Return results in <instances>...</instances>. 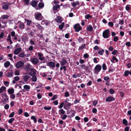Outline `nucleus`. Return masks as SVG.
I'll return each instance as SVG.
<instances>
[{"instance_id":"obj_62","label":"nucleus","mask_w":131,"mask_h":131,"mask_svg":"<svg viewBox=\"0 0 131 131\" xmlns=\"http://www.w3.org/2000/svg\"><path fill=\"white\" fill-rule=\"evenodd\" d=\"M28 50L29 51H32L33 50V47L32 46H30Z\"/></svg>"},{"instance_id":"obj_8","label":"nucleus","mask_w":131,"mask_h":131,"mask_svg":"<svg viewBox=\"0 0 131 131\" xmlns=\"http://www.w3.org/2000/svg\"><path fill=\"white\" fill-rule=\"evenodd\" d=\"M2 7L3 9L4 10H6L8 9V6L7 3L5 2H3L2 4Z\"/></svg>"},{"instance_id":"obj_51","label":"nucleus","mask_w":131,"mask_h":131,"mask_svg":"<svg viewBox=\"0 0 131 131\" xmlns=\"http://www.w3.org/2000/svg\"><path fill=\"white\" fill-rule=\"evenodd\" d=\"M67 104H66V106L68 108H70V106L71 105V104L69 103H68H68L67 102ZM64 105H65L66 104H65Z\"/></svg>"},{"instance_id":"obj_45","label":"nucleus","mask_w":131,"mask_h":131,"mask_svg":"<svg viewBox=\"0 0 131 131\" xmlns=\"http://www.w3.org/2000/svg\"><path fill=\"white\" fill-rule=\"evenodd\" d=\"M98 101L96 100H94L93 101V105L94 106H95L97 104Z\"/></svg>"},{"instance_id":"obj_50","label":"nucleus","mask_w":131,"mask_h":131,"mask_svg":"<svg viewBox=\"0 0 131 131\" xmlns=\"http://www.w3.org/2000/svg\"><path fill=\"white\" fill-rule=\"evenodd\" d=\"M64 102H62L60 104L59 106L58 107L59 108H61L63 107V104H64Z\"/></svg>"},{"instance_id":"obj_34","label":"nucleus","mask_w":131,"mask_h":131,"mask_svg":"<svg viewBox=\"0 0 131 131\" xmlns=\"http://www.w3.org/2000/svg\"><path fill=\"white\" fill-rule=\"evenodd\" d=\"M80 76V75L78 74H74L73 75V77L74 78H77L78 77H79Z\"/></svg>"},{"instance_id":"obj_44","label":"nucleus","mask_w":131,"mask_h":131,"mask_svg":"<svg viewBox=\"0 0 131 131\" xmlns=\"http://www.w3.org/2000/svg\"><path fill=\"white\" fill-rule=\"evenodd\" d=\"M67 117V116L66 115H64L62 116H61V118L63 120L65 119Z\"/></svg>"},{"instance_id":"obj_10","label":"nucleus","mask_w":131,"mask_h":131,"mask_svg":"<svg viewBox=\"0 0 131 131\" xmlns=\"http://www.w3.org/2000/svg\"><path fill=\"white\" fill-rule=\"evenodd\" d=\"M47 66L53 68L55 67V63L52 61H50L47 63Z\"/></svg>"},{"instance_id":"obj_43","label":"nucleus","mask_w":131,"mask_h":131,"mask_svg":"<svg viewBox=\"0 0 131 131\" xmlns=\"http://www.w3.org/2000/svg\"><path fill=\"white\" fill-rule=\"evenodd\" d=\"M85 46V45L84 44L82 45L81 46L79 47V49H83Z\"/></svg>"},{"instance_id":"obj_21","label":"nucleus","mask_w":131,"mask_h":131,"mask_svg":"<svg viewBox=\"0 0 131 131\" xmlns=\"http://www.w3.org/2000/svg\"><path fill=\"white\" fill-rule=\"evenodd\" d=\"M87 29L89 31H91L93 30V28L91 25H89L87 27Z\"/></svg>"},{"instance_id":"obj_25","label":"nucleus","mask_w":131,"mask_h":131,"mask_svg":"<svg viewBox=\"0 0 131 131\" xmlns=\"http://www.w3.org/2000/svg\"><path fill=\"white\" fill-rule=\"evenodd\" d=\"M60 7V6L59 5H56L53 7V10H57Z\"/></svg>"},{"instance_id":"obj_60","label":"nucleus","mask_w":131,"mask_h":131,"mask_svg":"<svg viewBox=\"0 0 131 131\" xmlns=\"http://www.w3.org/2000/svg\"><path fill=\"white\" fill-rule=\"evenodd\" d=\"M84 121L85 122H86L88 121L89 119L87 117H85L84 118Z\"/></svg>"},{"instance_id":"obj_4","label":"nucleus","mask_w":131,"mask_h":131,"mask_svg":"<svg viewBox=\"0 0 131 131\" xmlns=\"http://www.w3.org/2000/svg\"><path fill=\"white\" fill-rule=\"evenodd\" d=\"M74 28L75 31L77 32H79L81 29L80 25L79 24H75L74 26Z\"/></svg>"},{"instance_id":"obj_2","label":"nucleus","mask_w":131,"mask_h":131,"mask_svg":"<svg viewBox=\"0 0 131 131\" xmlns=\"http://www.w3.org/2000/svg\"><path fill=\"white\" fill-rule=\"evenodd\" d=\"M110 30L108 29H107L103 31V37L105 38L109 37V36Z\"/></svg>"},{"instance_id":"obj_18","label":"nucleus","mask_w":131,"mask_h":131,"mask_svg":"<svg viewBox=\"0 0 131 131\" xmlns=\"http://www.w3.org/2000/svg\"><path fill=\"white\" fill-rule=\"evenodd\" d=\"M55 20H56L57 22V23H60L62 22L61 18L60 16L57 17L55 19Z\"/></svg>"},{"instance_id":"obj_57","label":"nucleus","mask_w":131,"mask_h":131,"mask_svg":"<svg viewBox=\"0 0 131 131\" xmlns=\"http://www.w3.org/2000/svg\"><path fill=\"white\" fill-rule=\"evenodd\" d=\"M97 112V110L96 108H94L92 110V112L94 113H96Z\"/></svg>"},{"instance_id":"obj_23","label":"nucleus","mask_w":131,"mask_h":131,"mask_svg":"<svg viewBox=\"0 0 131 131\" xmlns=\"http://www.w3.org/2000/svg\"><path fill=\"white\" fill-rule=\"evenodd\" d=\"M123 123L125 126H127L128 125L127 121L125 119H124L123 120Z\"/></svg>"},{"instance_id":"obj_54","label":"nucleus","mask_w":131,"mask_h":131,"mask_svg":"<svg viewBox=\"0 0 131 131\" xmlns=\"http://www.w3.org/2000/svg\"><path fill=\"white\" fill-rule=\"evenodd\" d=\"M31 22V20H27V25L28 26H29Z\"/></svg>"},{"instance_id":"obj_53","label":"nucleus","mask_w":131,"mask_h":131,"mask_svg":"<svg viewBox=\"0 0 131 131\" xmlns=\"http://www.w3.org/2000/svg\"><path fill=\"white\" fill-rule=\"evenodd\" d=\"M115 99H106V101L107 102H110L112 101H114Z\"/></svg>"},{"instance_id":"obj_31","label":"nucleus","mask_w":131,"mask_h":131,"mask_svg":"<svg viewBox=\"0 0 131 131\" xmlns=\"http://www.w3.org/2000/svg\"><path fill=\"white\" fill-rule=\"evenodd\" d=\"M22 39L23 41H25L28 40V38L25 36H23L22 37Z\"/></svg>"},{"instance_id":"obj_39","label":"nucleus","mask_w":131,"mask_h":131,"mask_svg":"<svg viewBox=\"0 0 131 131\" xmlns=\"http://www.w3.org/2000/svg\"><path fill=\"white\" fill-rule=\"evenodd\" d=\"M4 83L5 85L7 86L8 87L9 84V82H8L7 81H4Z\"/></svg>"},{"instance_id":"obj_61","label":"nucleus","mask_w":131,"mask_h":131,"mask_svg":"<svg viewBox=\"0 0 131 131\" xmlns=\"http://www.w3.org/2000/svg\"><path fill=\"white\" fill-rule=\"evenodd\" d=\"M19 74V71H18L17 70L16 71L15 73V75H18Z\"/></svg>"},{"instance_id":"obj_29","label":"nucleus","mask_w":131,"mask_h":131,"mask_svg":"<svg viewBox=\"0 0 131 131\" xmlns=\"http://www.w3.org/2000/svg\"><path fill=\"white\" fill-rule=\"evenodd\" d=\"M31 119L33 120L34 122L36 123L37 122V118L33 116H32L31 117Z\"/></svg>"},{"instance_id":"obj_1","label":"nucleus","mask_w":131,"mask_h":131,"mask_svg":"<svg viewBox=\"0 0 131 131\" xmlns=\"http://www.w3.org/2000/svg\"><path fill=\"white\" fill-rule=\"evenodd\" d=\"M102 68V67L99 64L97 65L95 67L94 70V73L97 74L100 71Z\"/></svg>"},{"instance_id":"obj_48","label":"nucleus","mask_w":131,"mask_h":131,"mask_svg":"<svg viewBox=\"0 0 131 131\" xmlns=\"http://www.w3.org/2000/svg\"><path fill=\"white\" fill-rule=\"evenodd\" d=\"M102 69L103 70H105L106 68V65L105 64H103L102 65Z\"/></svg>"},{"instance_id":"obj_12","label":"nucleus","mask_w":131,"mask_h":131,"mask_svg":"<svg viewBox=\"0 0 131 131\" xmlns=\"http://www.w3.org/2000/svg\"><path fill=\"white\" fill-rule=\"evenodd\" d=\"M61 65L63 66L67 63V61L65 59H62V60L60 62Z\"/></svg>"},{"instance_id":"obj_46","label":"nucleus","mask_w":131,"mask_h":131,"mask_svg":"<svg viewBox=\"0 0 131 131\" xmlns=\"http://www.w3.org/2000/svg\"><path fill=\"white\" fill-rule=\"evenodd\" d=\"M129 71L128 70L125 71L124 72V75L125 76H127L129 74Z\"/></svg>"},{"instance_id":"obj_47","label":"nucleus","mask_w":131,"mask_h":131,"mask_svg":"<svg viewBox=\"0 0 131 131\" xmlns=\"http://www.w3.org/2000/svg\"><path fill=\"white\" fill-rule=\"evenodd\" d=\"M14 112H12V113L9 115V117H13L14 116V115L15 114Z\"/></svg>"},{"instance_id":"obj_15","label":"nucleus","mask_w":131,"mask_h":131,"mask_svg":"<svg viewBox=\"0 0 131 131\" xmlns=\"http://www.w3.org/2000/svg\"><path fill=\"white\" fill-rule=\"evenodd\" d=\"M30 77V76L29 75H24L23 77L24 81L26 82L29 79Z\"/></svg>"},{"instance_id":"obj_42","label":"nucleus","mask_w":131,"mask_h":131,"mask_svg":"<svg viewBox=\"0 0 131 131\" xmlns=\"http://www.w3.org/2000/svg\"><path fill=\"white\" fill-rule=\"evenodd\" d=\"M1 96L3 98H6L7 97V95L5 93H4L1 94Z\"/></svg>"},{"instance_id":"obj_55","label":"nucleus","mask_w":131,"mask_h":131,"mask_svg":"<svg viewBox=\"0 0 131 131\" xmlns=\"http://www.w3.org/2000/svg\"><path fill=\"white\" fill-rule=\"evenodd\" d=\"M117 52H118L116 50H115L113 51L112 52V54L115 55Z\"/></svg>"},{"instance_id":"obj_11","label":"nucleus","mask_w":131,"mask_h":131,"mask_svg":"<svg viewBox=\"0 0 131 131\" xmlns=\"http://www.w3.org/2000/svg\"><path fill=\"white\" fill-rule=\"evenodd\" d=\"M34 24L37 27L39 30H42L43 29V27L40 24L38 23H34Z\"/></svg>"},{"instance_id":"obj_28","label":"nucleus","mask_w":131,"mask_h":131,"mask_svg":"<svg viewBox=\"0 0 131 131\" xmlns=\"http://www.w3.org/2000/svg\"><path fill=\"white\" fill-rule=\"evenodd\" d=\"M8 16L7 15H4L2 16L1 17V19H6L8 18Z\"/></svg>"},{"instance_id":"obj_36","label":"nucleus","mask_w":131,"mask_h":131,"mask_svg":"<svg viewBox=\"0 0 131 131\" xmlns=\"http://www.w3.org/2000/svg\"><path fill=\"white\" fill-rule=\"evenodd\" d=\"M38 6L39 8H43L44 6V4L42 3H40L39 4Z\"/></svg>"},{"instance_id":"obj_32","label":"nucleus","mask_w":131,"mask_h":131,"mask_svg":"<svg viewBox=\"0 0 131 131\" xmlns=\"http://www.w3.org/2000/svg\"><path fill=\"white\" fill-rule=\"evenodd\" d=\"M43 108L45 110H49L51 109V106L48 107L46 106H45Z\"/></svg>"},{"instance_id":"obj_26","label":"nucleus","mask_w":131,"mask_h":131,"mask_svg":"<svg viewBox=\"0 0 131 131\" xmlns=\"http://www.w3.org/2000/svg\"><path fill=\"white\" fill-rule=\"evenodd\" d=\"M115 60H116V62H117L118 61V60L117 59V58L113 56L111 60V61L113 63H114V62Z\"/></svg>"},{"instance_id":"obj_24","label":"nucleus","mask_w":131,"mask_h":131,"mask_svg":"<svg viewBox=\"0 0 131 131\" xmlns=\"http://www.w3.org/2000/svg\"><path fill=\"white\" fill-rule=\"evenodd\" d=\"M81 67L82 69H83L85 70H88L89 69V67L88 66H85V65H82L81 66Z\"/></svg>"},{"instance_id":"obj_52","label":"nucleus","mask_w":131,"mask_h":131,"mask_svg":"<svg viewBox=\"0 0 131 131\" xmlns=\"http://www.w3.org/2000/svg\"><path fill=\"white\" fill-rule=\"evenodd\" d=\"M109 92L111 94H113L114 93V91L112 89H111L109 90Z\"/></svg>"},{"instance_id":"obj_40","label":"nucleus","mask_w":131,"mask_h":131,"mask_svg":"<svg viewBox=\"0 0 131 131\" xmlns=\"http://www.w3.org/2000/svg\"><path fill=\"white\" fill-rule=\"evenodd\" d=\"M32 81L34 82H36L37 80V78L35 76H33L32 78Z\"/></svg>"},{"instance_id":"obj_49","label":"nucleus","mask_w":131,"mask_h":131,"mask_svg":"<svg viewBox=\"0 0 131 131\" xmlns=\"http://www.w3.org/2000/svg\"><path fill=\"white\" fill-rule=\"evenodd\" d=\"M23 112V110L22 109L20 108L18 112V115H20Z\"/></svg>"},{"instance_id":"obj_7","label":"nucleus","mask_w":131,"mask_h":131,"mask_svg":"<svg viewBox=\"0 0 131 131\" xmlns=\"http://www.w3.org/2000/svg\"><path fill=\"white\" fill-rule=\"evenodd\" d=\"M22 50L21 48L19 47L16 49L14 50V53L15 54H18Z\"/></svg>"},{"instance_id":"obj_37","label":"nucleus","mask_w":131,"mask_h":131,"mask_svg":"<svg viewBox=\"0 0 131 131\" xmlns=\"http://www.w3.org/2000/svg\"><path fill=\"white\" fill-rule=\"evenodd\" d=\"M19 26L20 28L21 29H23L24 28L25 25L23 23H20L19 24Z\"/></svg>"},{"instance_id":"obj_3","label":"nucleus","mask_w":131,"mask_h":131,"mask_svg":"<svg viewBox=\"0 0 131 131\" xmlns=\"http://www.w3.org/2000/svg\"><path fill=\"white\" fill-rule=\"evenodd\" d=\"M25 70L27 72H29L33 68L32 67L29 63H27L24 67Z\"/></svg>"},{"instance_id":"obj_27","label":"nucleus","mask_w":131,"mask_h":131,"mask_svg":"<svg viewBox=\"0 0 131 131\" xmlns=\"http://www.w3.org/2000/svg\"><path fill=\"white\" fill-rule=\"evenodd\" d=\"M64 25V23L63 22L61 25H59V29L61 30L62 29Z\"/></svg>"},{"instance_id":"obj_6","label":"nucleus","mask_w":131,"mask_h":131,"mask_svg":"<svg viewBox=\"0 0 131 131\" xmlns=\"http://www.w3.org/2000/svg\"><path fill=\"white\" fill-rule=\"evenodd\" d=\"M41 14L40 13H35V18L38 20H40L41 19Z\"/></svg>"},{"instance_id":"obj_22","label":"nucleus","mask_w":131,"mask_h":131,"mask_svg":"<svg viewBox=\"0 0 131 131\" xmlns=\"http://www.w3.org/2000/svg\"><path fill=\"white\" fill-rule=\"evenodd\" d=\"M10 64V62L8 61H7L4 63V66L5 67H8Z\"/></svg>"},{"instance_id":"obj_19","label":"nucleus","mask_w":131,"mask_h":131,"mask_svg":"<svg viewBox=\"0 0 131 131\" xmlns=\"http://www.w3.org/2000/svg\"><path fill=\"white\" fill-rule=\"evenodd\" d=\"M24 89H26L27 91H29L30 89V86L28 85H26L24 86Z\"/></svg>"},{"instance_id":"obj_41","label":"nucleus","mask_w":131,"mask_h":131,"mask_svg":"<svg viewBox=\"0 0 131 131\" xmlns=\"http://www.w3.org/2000/svg\"><path fill=\"white\" fill-rule=\"evenodd\" d=\"M72 5L73 6H75L77 5H79V3L77 1L73 3Z\"/></svg>"},{"instance_id":"obj_30","label":"nucleus","mask_w":131,"mask_h":131,"mask_svg":"<svg viewBox=\"0 0 131 131\" xmlns=\"http://www.w3.org/2000/svg\"><path fill=\"white\" fill-rule=\"evenodd\" d=\"M25 56V53L23 52L21 53L18 55L19 57L22 58H24Z\"/></svg>"},{"instance_id":"obj_13","label":"nucleus","mask_w":131,"mask_h":131,"mask_svg":"<svg viewBox=\"0 0 131 131\" xmlns=\"http://www.w3.org/2000/svg\"><path fill=\"white\" fill-rule=\"evenodd\" d=\"M29 74L31 75H32L35 74L36 73L35 70L32 68L31 69L30 71Z\"/></svg>"},{"instance_id":"obj_20","label":"nucleus","mask_w":131,"mask_h":131,"mask_svg":"<svg viewBox=\"0 0 131 131\" xmlns=\"http://www.w3.org/2000/svg\"><path fill=\"white\" fill-rule=\"evenodd\" d=\"M70 111L71 113V114L70 115V116L71 117H72L75 116V111L74 110H70Z\"/></svg>"},{"instance_id":"obj_58","label":"nucleus","mask_w":131,"mask_h":131,"mask_svg":"<svg viewBox=\"0 0 131 131\" xmlns=\"http://www.w3.org/2000/svg\"><path fill=\"white\" fill-rule=\"evenodd\" d=\"M45 58V57L43 56H42L41 57H39V59L41 61H43L44 59Z\"/></svg>"},{"instance_id":"obj_5","label":"nucleus","mask_w":131,"mask_h":131,"mask_svg":"<svg viewBox=\"0 0 131 131\" xmlns=\"http://www.w3.org/2000/svg\"><path fill=\"white\" fill-rule=\"evenodd\" d=\"M24 64V63L22 61H19L17 62L16 65L17 68H19L23 67Z\"/></svg>"},{"instance_id":"obj_59","label":"nucleus","mask_w":131,"mask_h":131,"mask_svg":"<svg viewBox=\"0 0 131 131\" xmlns=\"http://www.w3.org/2000/svg\"><path fill=\"white\" fill-rule=\"evenodd\" d=\"M124 23V20H121L119 22V24L120 25H123Z\"/></svg>"},{"instance_id":"obj_14","label":"nucleus","mask_w":131,"mask_h":131,"mask_svg":"<svg viewBox=\"0 0 131 131\" xmlns=\"http://www.w3.org/2000/svg\"><path fill=\"white\" fill-rule=\"evenodd\" d=\"M6 88L4 86H2L0 88V93H2L6 91Z\"/></svg>"},{"instance_id":"obj_16","label":"nucleus","mask_w":131,"mask_h":131,"mask_svg":"<svg viewBox=\"0 0 131 131\" xmlns=\"http://www.w3.org/2000/svg\"><path fill=\"white\" fill-rule=\"evenodd\" d=\"M38 2L35 1H33L31 2V5L34 7H36Z\"/></svg>"},{"instance_id":"obj_33","label":"nucleus","mask_w":131,"mask_h":131,"mask_svg":"<svg viewBox=\"0 0 131 131\" xmlns=\"http://www.w3.org/2000/svg\"><path fill=\"white\" fill-rule=\"evenodd\" d=\"M15 119L14 118H11L8 121V123L10 124L12 123L13 121L15 120Z\"/></svg>"},{"instance_id":"obj_63","label":"nucleus","mask_w":131,"mask_h":131,"mask_svg":"<svg viewBox=\"0 0 131 131\" xmlns=\"http://www.w3.org/2000/svg\"><path fill=\"white\" fill-rule=\"evenodd\" d=\"M118 40V38L117 36H116L114 37V41H117Z\"/></svg>"},{"instance_id":"obj_9","label":"nucleus","mask_w":131,"mask_h":131,"mask_svg":"<svg viewBox=\"0 0 131 131\" xmlns=\"http://www.w3.org/2000/svg\"><path fill=\"white\" fill-rule=\"evenodd\" d=\"M31 61L34 64H36L38 63L39 60L37 58H35L32 59Z\"/></svg>"},{"instance_id":"obj_38","label":"nucleus","mask_w":131,"mask_h":131,"mask_svg":"<svg viewBox=\"0 0 131 131\" xmlns=\"http://www.w3.org/2000/svg\"><path fill=\"white\" fill-rule=\"evenodd\" d=\"M59 112L62 114H63L65 113V111L63 109H61L59 110Z\"/></svg>"},{"instance_id":"obj_35","label":"nucleus","mask_w":131,"mask_h":131,"mask_svg":"<svg viewBox=\"0 0 131 131\" xmlns=\"http://www.w3.org/2000/svg\"><path fill=\"white\" fill-rule=\"evenodd\" d=\"M104 52V50L103 49H102L98 52V54H99L102 55Z\"/></svg>"},{"instance_id":"obj_17","label":"nucleus","mask_w":131,"mask_h":131,"mask_svg":"<svg viewBox=\"0 0 131 131\" xmlns=\"http://www.w3.org/2000/svg\"><path fill=\"white\" fill-rule=\"evenodd\" d=\"M7 91L9 94H13L14 92V89L13 88L9 89Z\"/></svg>"},{"instance_id":"obj_64","label":"nucleus","mask_w":131,"mask_h":131,"mask_svg":"<svg viewBox=\"0 0 131 131\" xmlns=\"http://www.w3.org/2000/svg\"><path fill=\"white\" fill-rule=\"evenodd\" d=\"M108 25L110 27H112L113 26V24L111 22H109V23H108Z\"/></svg>"},{"instance_id":"obj_56","label":"nucleus","mask_w":131,"mask_h":131,"mask_svg":"<svg viewBox=\"0 0 131 131\" xmlns=\"http://www.w3.org/2000/svg\"><path fill=\"white\" fill-rule=\"evenodd\" d=\"M9 108V105L8 104H6L4 106V108L6 110H7Z\"/></svg>"}]
</instances>
